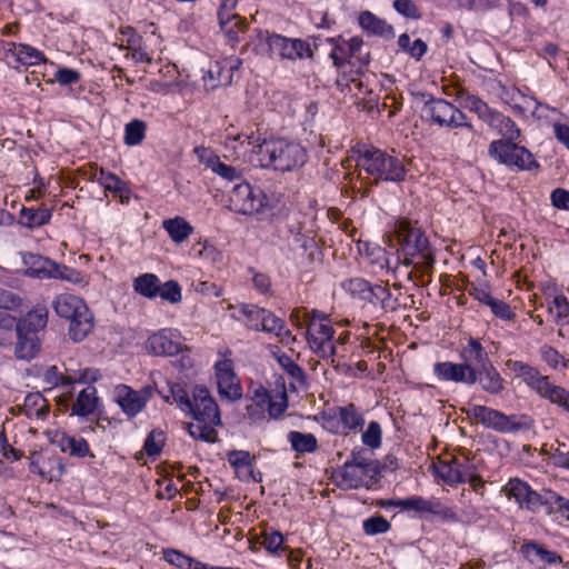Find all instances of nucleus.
Wrapping results in <instances>:
<instances>
[{"instance_id": "nucleus-1", "label": "nucleus", "mask_w": 569, "mask_h": 569, "mask_svg": "<svg viewBox=\"0 0 569 569\" xmlns=\"http://www.w3.org/2000/svg\"><path fill=\"white\" fill-rule=\"evenodd\" d=\"M387 236L386 243L397 248L398 258L406 267H412L422 272H429L436 257L425 231L408 218H398Z\"/></svg>"}, {"instance_id": "nucleus-2", "label": "nucleus", "mask_w": 569, "mask_h": 569, "mask_svg": "<svg viewBox=\"0 0 569 569\" xmlns=\"http://www.w3.org/2000/svg\"><path fill=\"white\" fill-rule=\"evenodd\" d=\"M257 153L261 168L280 172H292L308 161V152L298 142L284 139L263 140L258 144Z\"/></svg>"}, {"instance_id": "nucleus-3", "label": "nucleus", "mask_w": 569, "mask_h": 569, "mask_svg": "<svg viewBox=\"0 0 569 569\" xmlns=\"http://www.w3.org/2000/svg\"><path fill=\"white\" fill-rule=\"evenodd\" d=\"M58 317L69 321L68 335L73 342L84 340L94 328V316L84 300L70 293H61L52 300Z\"/></svg>"}, {"instance_id": "nucleus-4", "label": "nucleus", "mask_w": 569, "mask_h": 569, "mask_svg": "<svg viewBox=\"0 0 569 569\" xmlns=\"http://www.w3.org/2000/svg\"><path fill=\"white\" fill-rule=\"evenodd\" d=\"M358 166L369 176L373 177L372 184L380 182H403L407 178V168L403 159L390 154L385 150L371 147L366 149L358 159Z\"/></svg>"}, {"instance_id": "nucleus-5", "label": "nucleus", "mask_w": 569, "mask_h": 569, "mask_svg": "<svg viewBox=\"0 0 569 569\" xmlns=\"http://www.w3.org/2000/svg\"><path fill=\"white\" fill-rule=\"evenodd\" d=\"M462 411L485 428L500 433L528 431L533 427V420L528 415L507 416L502 411L482 405H471Z\"/></svg>"}, {"instance_id": "nucleus-6", "label": "nucleus", "mask_w": 569, "mask_h": 569, "mask_svg": "<svg viewBox=\"0 0 569 569\" xmlns=\"http://www.w3.org/2000/svg\"><path fill=\"white\" fill-rule=\"evenodd\" d=\"M488 156L513 172H538L541 169L535 154L517 141L493 140L489 143Z\"/></svg>"}, {"instance_id": "nucleus-7", "label": "nucleus", "mask_w": 569, "mask_h": 569, "mask_svg": "<svg viewBox=\"0 0 569 569\" xmlns=\"http://www.w3.org/2000/svg\"><path fill=\"white\" fill-rule=\"evenodd\" d=\"M416 97L423 103L422 117L432 123L449 129L466 128L472 136L476 133L472 123L467 121V116L451 102L426 92H418Z\"/></svg>"}, {"instance_id": "nucleus-8", "label": "nucleus", "mask_w": 569, "mask_h": 569, "mask_svg": "<svg viewBox=\"0 0 569 569\" xmlns=\"http://www.w3.org/2000/svg\"><path fill=\"white\" fill-rule=\"evenodd\" d=\"M228 208L236 213L250 216L263 212L271 208V204L261 188L242 179L232 187Z\"/></svg>"}, {"instance_id": "nucleus-9", "label": "nucleus", "mask_w": 569, "mask_h": 569, "mask_svg": "<svg viewBox=\"0 0 569 569\" xmlns=\"http://www.w3.org/2000/svg\"><path fill=\"white\" fill-rule=\"evenodd\" d=\"M259 38L266 36L271 54L278 56L280 59L296 60L303 58H312L313 51L310 44L301 39H291L278 33H269V31L259 30Z\"/></svg>"}, {"instance_id": "nucleus-10", "label": "nucleus", "mask_w": 569, "mask_h": 569, "mask_svg": "<svg viewBox=\"0 0 569 569\" xmlns=\"http://www.w3.org/2000/svg\"><path fill=\"white\" fill-rule=\"evenodd\" d=\"M192 410H187L196 421L220 425L221 417L216 400L204 386H196L192 391Z\"/></svg>"}, {"instance_id": "nucleus-11", "label": "nucleus", "mask_w": 569, "mask_h": 569, "mask_svg": "<svg viewBox=\"0 0 569 569\" xmlns=\"http://www.w3.org/2000/svg\"><path fill=\"white\" fill-rule=\"evenodd\" d=\"M400 505L401 510L415 511L419 518H426V515H433L442 520H457L453 510L437 498L426 499L421 496H411L405 498Z\"/></svg>"}, {"instance_id": "nucleus-12", "label": "nucleus", "mask_w": 569, "mask_h": 569, "mask_svg": "<svg viewBox=\"0 0 569 569\" xmlns=\"http://www.w3.org/2000/svg\"><path fill=\"white\" fill-rule=\"evenodd\" d=\"M144 348L152 356L172 357L182 350V343L177 330L160 329L148 337Z\"/></svg>"}, {"instance_id": "nucleus-13", "label": "nucleus", "mask_w": 569, "mask_h": 569, "mask_svg": "<svg viewBox=\"0 0 569 569\" xmlns=\"http://www.w3.org/2000/svg\"><path fill=\"white\" fill-rule=\"evenodd\" d=\"M218 392L221 398L229 401L239 400L242 397V388L233 371L231 360H220L214 365Z\"/></svg>"}, {"instance_id": "nucleus-14", "label": "nucleus", "mask_w": 569, "mask_h": 569, "mask_svg": "<svg viewBox=\"0 0 569 569\" xmlns=\"http://www.w3.org/2000/svg\"><path fill=\"white\" fill-rule=\"evenodd\" d=\"M511 369L517 377L521 378L531 390L543 399H547L550 390L556 386L549 381L548 376L541 375L536 367L529 363L516 360L511 363Z\"/></svg>"}, {"instance_id": "nucleus-15", "label": "nucleus", "mask_w": 569, "mask_h": 569, "mask_svg": "<svg viewBox=\"0 0 569 569\" xmlns=\"http://www.w3.org/2000/svg\"><path fill=\"white\" fill-rule=\"evenodd\" d=\"M151 393L150 387L136 391L131 387L123 385L118 391L117 403L127 417L132 419L144 409Z\"/></svg>"}, {"instance_id": "nucleus-16", "label": "nucleus", "mask_w": 569, "mask_h": 569, "mask_svg": "<svg viewBox=\"0 0 569 569\" xmlns=\"http://www.w3.org/2000/svg\"><path fill=\"white\" fill-rule=\"evenodd\" d=\"M362 301L370 305L380 316L395 312L399 308V300L392 296L389 287L379 283L370 284Z\"/></svg>"}, {"instance_id": "nucleus-17", "label": "nucleus", "mask_w": 569, "mask_h": 569, "mask_svg": "<svg viewBox=\"0 0 569 569\" xmlns=\"http://www.w3.org/2000/svg\"><path fill=\"white\" fill-rule=\"evenodd\" d=\"M241 60L239 58H228L222 61H214L210 64L207 73L203 76L206 83H209L211 89L217 87L230 86L233 79V73L239 69Z\"/></svg>"}, {"instance_id": "nucleus-18", "label": "nucleus", "mask_w": 569, "mask_h": 569, "mask_svg": "<svg viewBox=\"0 0 569 569\" xmlns=\"http://www.w3.org/2000/svg\"><path fill=\"white\" fill-rule=\"evenodd\" d=\"M4 56L14 59L16 64H10L13 69L19 67H33L46 62V56L42 51L27 43L7 42Z\"/></svg>"}, {"instance_id": "nucleus-19", "label": "nucleus", "mask_w": 569, "mask_h": 569, "mask_svg": "<svg viewBox=\"0 0 569 569\" xmlns=\"http://www.w3.org/2000/svg\"><path fill=\"white\" fill-rule=\"evenodd\" d=\"M433 375L439 381L456 382L469 386L473 379V367L467 363H456L451 361L436 362L433 365Z\"/></svg>"}, {"instance_id": "nucleus-20", "label": "nucleus", "mask_w": 569, "mask_h": 569, "mask_svg": "<svg viewBox=\"0 0 569 569\" xmlns=\"http://www.w3.org/2000/svg\"><path fill=\"white\" fill-rule=\"evenodd\" d=\"M473 376L469 386L478 382L481 390L488 395L497 396L505 390V380L492 362L480 368H473Z\"/></svg>"}, {"instance_id": "nucleus-21", "label": "nucleus", "mask_w": 569, "mask_h": 569, "mask_svg": "<svg viewBox=\"0 0 569 569\" xmlns=\"http://www.w3.org/2000/svg\"><path fill=\"white\" fill-rule=\"evenodd\" d=\"M23 263V276L33 279H51L54 261L33 252H20Z\"/></svg>"}, {"instance_id": "nucleus-22", "label": "nucleus", "mask_w": 569, "mask_h": 569, "mask_svg": "<svg viewBox=\"0 0 569 569\" xmlns=\"http://www.w3.org/2000/svg\"><path fill=\"white\" fill-rule=\"evenodd\" d=\"M469 459L465 461L458 458H451L448 461H441L437 467V475L449 486L465 483L469 476Z\"/></svg>"}, {"instance_id": "nucleus-23", "label": "nucleus", "mask_w": 569, "mask_h": 569, "mask_svg": "<svg viewBox=\"0 0 569 569\" xmlns=\"http://www.w3.org/2000/svg\"><path fill=\"white\" fill-rule=\"evenodd\" d=\"M53 442L60 448L62 452L68 453L71 457L94 458V455L90 451L88 441L82 437H74L69 436L67 433H60L56 436Z\"/></svg>"}, {"instance_id": "nucleus-24", "label": "nucleus", "mask_w": 569, "mask_h": 569, "mask_svg": "<svg viewBox=\"0 0 569 569\" xmlns=\"http://www.w3.org/2000/svg\"><path fill=\"white\" fill-rule=\"evenodd\" d=\"M459 358L462 363L473 368H480L491 362L488 352L476 338H469L466 346L459 350Z\"/></svg>"}, {"instance_id": "nucleus-25", "label": "nucleus", "mask_w": 569, "mask_h": 569, "mask_svg": "<svg viewBox=\"0 0 569 569\" xmlns=\"http://www.w3.org/2000/svg\"><path fill=\"white\" fill-rule=\"evenodd\" d=\"M48 323V309L44 306H37L30 310L23 318L18 320L17 331L36 333L44 330Z\"/></svg>"}, {"instance_id": "nucleus-26", "label": "nucleus", "mask_w": 569, "mask_h": 569, "mask_svg": "<svg viewBox=\"0 0 569 569\" xmlns=\"http://www.w3.org/2000/svg\"><path fill=\"white\" fill-rule=\"evenodd\" d=\"M206 168L210 169L217 176L229 182H239L242 180V170L222 162L219 156L209 152L208 156L200 157Z\"/></svg>"}, {"instance_id": "nucleus-27", "label": "nucleus", "mask_w": 569, "mask_h": 569, "mask_svg": "<svg viewBox=\"0 0 569 569\" xmlns=\"http://www.w3.org/2000/svg\"><path fill=\"white\" fill-rule=\"evenodd\" d=\"M487 124L502 137L501 141H517L521 136V130L517 123L510 117L497 110Z\"/></svg>"}, {"instance_id": "nucleus-28", "label": "nucleus", "mask_w": 569, "mask_h": 569, "mask_svg": "<svg viewBox=\"0 0 569 569\" xmlns=\"http://www.w3.org/2000/svg\"><path fill=\"white\" fill-rule=\"evenodd\" d=\"M521 552L531 563L536 565H556L562 561L560 555L556 551L548 550L535 541L523 543Z\"/></svg>"}, {"instance_id": "nucleus-29", "label": "nucleus", "mask_w": 569, "mask_h": 569, "mask_svg": "<svg viewBox=\"0 0 569 569\" xmlns=\"http://www.w3.org/2000/svg\"><path fill=\"white\" fill-rule=\"evenodd\" d=\"M358 20L360 27L371 34L388 39L395 37L393 27L370 11H362L359 14Z\"/></svg>"}, {"instance_id": "nucleus-30", "label": "nucleus", "mask_w": 569, "mask_h": 569, "mask_svg": "<svg viewBox=\"0 0 569 569\" xmlns=\"http://www.w3.org/2000/svg\"><path fill=\"white\" fill-rule=\"evenodd\" d=\"M557 498H559V495L552 490H543L542 492H537L531 488L520 507L526 508L532 512H536L541 507H545L548 512H551L553 506H557Z\"/></svg>"}, {"instance_id": "nucleus-31", "label": "nucleus", "mask_w": 569, "mask_h": 569, "mask_svg": "<svg viewBox=\"0 0 569 569\" xmlns=\"http://www.w3.org/2000/svg\"><path fill=\"white\" fill-rule=\"evenodd\" d=\"M98 403L99 398L97 396L96 387L88 386L79 392L76 402L71 408L72 415L87 417L96 411Z\"/></svg>"}, {"instance_id": "nucleus-32", "label": "nucleus", "mask_w": 569, "mask_h": 569, "mask_svg": "<svg viewBox=\"0 0 569 569\" xmlns=\"http://www.w3.org/2000/svg\"><path fill=\"white\" fill-rule=\"evenodd\" d=\"M18 341L14 355L18 359L30 361L40 350V339L36 333L17 331Z\"/></svg>"}, {"instance_id": "nucleus-33", "label": "nucleus", "mask_w": 569, "mask_h": 569, "mask_svg": "<svg viewBox=\"0 0 569 569\" xmlns=\"http://www.w3.org/2000/svg\"><path fill=\"white\" fill-rule=\"evenodd\" d=\"M363 475L359 467L345 462L337 476V486L342 490L358 489L363 486Z\"/></svg>"}, {"instance_id": "nucleus-34", "label": "nucleus", "mask_w": 569, "mask_h": 569, "mask_svg": "<svg viewBox=\"0 0 569 569\" xmlns=\"http://www.w3.org/2000/svg\"><path fill=\"white\" fill-rule=\"evenodd\" d=\"M338 418L347 432L361 431L365 426V418L355 403H349L337 409Z\"/></svg>"}, {"instance_id": "nucleus-35", "label": "nucleus", "mask_w": 569, "mask_h": 569, "mask_svg": "<svg viewBox=\"0 0 569 569\" xmlns=\"http://www.w3.org/2000/svg\"><path fill=\"white\" fill-rule=\"evenodd\" d=\"M94 178L104 188L106 191L121 197L122 202L124 201V196L127 199L129 198L128 194L130 190L128 184L114 173L100 169L99 172L96 173Z\"/></svg>"}, {"instance_id": "nucleus-36", "label": "nucleus", "mask_w": 569, "mask_h": 569, "mask_svg": "<svg viewBox=\"0 0 569 569\" xmlns=\"http://www.w3.org/2000/svg\"><path fill=\"white\" fill-rule=\"evenodd\" d=\"M51 217V210L47 208L23 207L20 211V223L29 229H34L49 223Z\"/></svg>"}, {"instance_id": "nucleus-37", "label": "nucleus", "mask_w": 569, "mask_h": 569, "mask_svg": "<svg viewBox=\"0 0 569 569\" xmlns=\"http://www.w3.org/2000/svg\"><path fill=\"white\" fill-rule=\"evenodd\" d=\"M162 227L176 243L183 242L193 232V227L182 217L167 219Z\"/></svg>"}, {"instance_id": "nucleus-38", "label": "nucleus", "mask_w": 569, "mask_h": 569, "mask_svg": "<svg viewBox=\"0 0 569 569\" xmlns=\"http://www.w3.org/2000/svg\"><path fill=\"white\" fill-rule=\"evenodd\" d=\"M287 439L292 450L299 455L312 453L318 449V440L312 433L292 430L287 435Z\"/></svg>"}, {"instance_id": "nucleus-39", "label": "nucleus", "mask_w": 569, "mask_h": 569, "mask_svg": "<svg viewBox=\"0 0 569 569\" xmlns=\"http://www.w3.org/2000/svg\"><path fill=\"white\" fill-rule=\"evenodd\" d=\"M133 289L137 293L148 299L158 297L160 279L154 273H143L133 280Z\"/></svg>"}, {"instance_id": "nucleus-40", "label": "nucleus", "mask_w": 569, "mask_h": 569, "mask_svg": "<svg viewBox=\"0 0 569 569\" xmlns=\"http://www.w3.org/2000/svg\"><path fill=\"white\" fill-rule=\"evenodd\" d=\"M248 397L253 402V405H248L246 408L248 416L250 418L262 416L263 410L270 402L271 398L268 390L263 386L259 385L254 389H249Z\"/></svg>"}, {"instance_id": "nucleus-41", "label": "nucleus", "mask_w": 569, "mask_h": 569, "mask_svg": "<svg viewBox=\"0 0 569 569\" xmlns=\"http://www.w3.org/2000/svg\"><path fill=\"white\" fill-rule=\"evenodd\" d=\"M239 313L247 319L246 326L254 331H261L264 321L266 310L253 303H241L238 308Z\"/></svg>"}, {"instance_id": "nucleus-42", "label": "nucleus", "mask_w": 569, "mask_h": 569, "mask_svg": "<svg viewBox=\"0 0 569 569\" xmlns=\"http://www.w3.org/2000/svg\"><path fill=\"white\" fill-rule=\"evenodd\" d=\"M23 407L28 417L34 416L39 419H44L49 415V405L40 392L27 395Z\"/></svg>"}, {"instance_id": "nucleus-43", "label": "nucleus", "mask_w": 569, "mask_h": 569, "mask_svg": "<svg viewBox=\"0 0 569 569\" xmlns=\"http://www.w3.org/2000/svg\"><path fill=\"white\" fill-rule=\"evenodd\" d=\"M51 279L66 280L81 287L89 283L87 277L81 271L56 261L51 271Z\"/></svg>"}, {"instance_id": "nucleus-44", "label": "nucleus", "mask_w": 569, "mask_h": 569, "mask_svg": "<svg viewBox=\"0 0 569 569\" xmlns=\"http://www.w3.org/2000/svg\"><path fill=\"white\" fill-rule=\"evenodd\" d=\"M346 462H351L352 466L359 467L362 473H380L379 462L368 457V450L363 448L353 449L350 458Z\"/></svg>"}, {"instance_id": "nucleus-45", "label": "nucleus", "mask_w": 569, "mask_h": 569, "mask_svg": "<svg viewBox=\"0 0 569 569\" xmlns=\"http://www.w3.org/2000/svg\"><path fill=\"white\" fill-rule=\"evenodd\" d=\"M147 124L140 119H133L124 127V144L132 147L140 144L146 137Z\"/></svg>"}, {"instance_id": "nucleus-46", "label": "nucleus", "mask_w": 569, "mask_h": 569, "mask_svg": "<svg viewBox=\"0 0 569 569\" xmlns=\"http://www.w3.org/2000/svg\"><path fill=\"white\" fill-rule=\"evenodd\" d=\"M290 232L292 233L293 242L299 244V247L307 253L310 262H313L321 256V251L319 250L318 243L313 237L307 236L300 230H290Z\"/></svg>"}, {"instance_id": "nucleus-47", "label": "nucleus", "mask_w": 569, "mask_h": 569, "mask_svg": "<svg viewBox=\"0 0 569 569\" xmlns=\"http://www.w3.org/2000/svg\"><path fill=\"white\" fill-rule=\"evenodd\" d=\"M307 341L311 350L322 359H331V363L333 365L336 355V347L332 343V340H317L315 338L313 332H307Z\"/></svg>"}, {"instance_id": "nucleus-48", "label": "nucleus", "mask_w": 569, "mask_h": 569, "mask_svg": "<svg viewBox=\"0 0 569 569\" xmlns=\"http://www.w3.org/2000/svg\"><path fill=\"white\" fill-rule=\"evenodd\" d=\"M214 426L216 425L209 422H191L188 425V432L196 440L214 442L217 440V431L213 428Z\"/></svg>"}, {"instance_id": "nucleus-49", "label": "nucleus", "mask_w": 569, "mask_h": 569, "mask_svg": "<svg viewBox=\"0 0 569 569\" xmlns=\"http://www.w3.org/2000/svg\"><path fill=\"white\" fill-rule=\"evenodd\" d=\"M463 106L465 108L469 109L470 111L478 114V117L488 123L489 119L493 116L496 112L495 109L490 108L485 101H482L479 97L468 94L463 99Z\"/></svg>"}, {"instance_id": "nucleus-50", "label": "nucleus", "mask_w": 569, "mask_h": 569, "mask_svg": "<svg viewBox=\"0 0 569 569\" xmlns=\"http://www.w3.org/2000/svg\"><path fill=\"white\" fill-rule=\"evenodd\" d=\"M340 39H341V37L327 39V41L333 46L329 56L332 59L333 66L337 69L340 70V69H347V67H350V72H351L352 64H351V61L349 60L350 57H349L347 49L339 44Z\"/></svg>"}, {"instance_id": "nucleus-51", "label": "nucleus", "mask_w": 569, "mask_h": 569, "mask_svg": "<svg viewBox=\"0 0 569 569\" xmlns=\"http://www.w3.org/2000/svg\"><path fill=\"white\" fill-rule=\"evenodd\" d=\"M262 537V546L263 548L271 555H278L280 550H283L282 548L284 538L283 535L278 531L273 530L272 528H266L261 532Z\"/></svg>"}, {"instance_id": "nucleus-52", "label": "nucleus", "mask_w": 569, "mask_h": 569, "mask_svg": "<svg viewBox=\"0 0 569 569\" xmlns=\"http://www.w3.org/2000/svg\"><path fill=\"white\" fill-rule=\"evenodd\" d=\"M279 366L287 372V375L298 383L306 382V373L303 369L295 362L291 357L286 353L277 356Z\"/></svg>"}, {"instance_id": "nucleus-53", "label": "nucleus", "mask_w": 569, "mask_h": 569, "mask_svg": "<svg viewBox=\"0 0 569 569\" xmlns=\"http://www.w3.org/2000/svg\"><path fill=\"white\" fill-rule=\"evenodd\" d=\"M238 0H222L218 9L219 24H226V22L234 21V26L243 23V18L234 12Z\"/></svg>"}, {"instance_id": "nucleus-54", "label": "nucleus", "mask_w": 569, "mask_h": 569, "mask_svg": "<svg viewBox=\"0 0 569 569\" xmlns=\"http://www.w3.org/2000/svg\"><path fill=\"white\" fill-rule=\"evenodd\" d=\"M390 522L380 515L367 518L362 522V529L367 536H377L386 533L390 530Z\"/></svg>"}, {"instance_id": "nucleus-55", "label": "nucleus", "mask_w": 569, "mask_h": 569, "mask_svg": "<svg viewBox=\"0 0 569 569\" xmlns=\"http://www.w3.org/2000/svg\"><path fill=\"white\" fill-rule=\"evenodd\" d=\"M371 282L363 278H350L345 280L341 283L342 289L349 293L352 298L359 299L362 301L367 290L369 289Z\"/></svg>"}, {"instance_id": "nucleus-56", "label": "nucleus", "mask_w": 569, "mask_h": 569, "mask_svg": "<svg viewBox=\"0 0 569 569\" xmlns=\"http://www.w3.org/2000/svg\"><path fill=\"white\" fill-rule=\"evenodd\" d=\"M168 389L171 393L172 402L187 413V410H192L191 399L189 393L182 385L179 382H168Z\"/></svg>"}, {"instance_id": "nucleus-57", "label": "nucleus", "mask_w": 569, "mask_h": 569, "mask_svg": "<svg viewBox=\"0 0 569 569\" xmlns=\"http://www.w3.org/2000/svg\"><path fill=\"white\" fill-rule=\"evenodd\" d=\"M163 559L180 569H192L198 560L182 553L176 549H167L163 551Z\"/></svg>"}, {"instance_id": "nucleus-58", "label": "nucleus", "mask_w": 569, "mask_h": 569, "mask_svg": "<svg viewBox=\"0 0 569 569\" xmlns=\"http://www.w3.org/2000/svg\"><path fill=\"white\" fill-rule=\"evenodd\" d=\"M164 446V433L159 429H153L147 436L143 449L149 457L158 456Z\"/></svg>"}, {"instance_id": "nucleus-59", "label": "nucleus", "mask_w": 569, "mask_h": 569, "mask_svg": "<svg viewBox=\"0 0 569 569\" xmlns=\"http://www.w3.org/2000/svg\"><path fill=\"white\" fill-rule=\"evenodd\" d=\"M363 445L371 449H378L382 442V431L378 421H370L367 430L361 436Z\"/></svg>"}, {"instance_id": "nucleus-60", "label": "nucleus", "mask_w": 569, "mask_h": 569, "mask_svg": "<svg viewBox=\"0 0 569 569\" xmlns=\"http://www.w3.org/2000/svg\"><path fill=\"white\" fill-rule=\"evenodd\" d=\"M506 489L508 498H515L517 503L521 506L531 487L520 479H510Z\"/></svg>"}, {"instance_id": "nucleus-61", "label": "nucleus", "mask_w": 569, "mask_h": 569, "mask_svg": "<svg viewBox=\"0 0 569 569\" xmlns=\"http://www.w3.org/2000/svg\"><path fill=\"white\" fill-rule=\"evenodd\" d=\"M158 296L170 303H179L182 299L181 287L176 280L166 281L163 284L160 283Z\"/></svg>"}, {"instance_id": "nucleus-62", "label": "nucleus", "mask_w": 569, "mask_h": 569, "mask_svg": "<svg viewBox=\"0 0 569 569\" xmlns=\"http://www.w3.org/2000/svg\"><path fill=\"white\" fill-rule=\"evenodd\" d=\"M227 459L234 469L252 468L253 457L246 450H231L227 455Z\"/></svg>"}, {"instance_id": "nucleus-63", "label": "nucleus", "mask_w": 569, "mask_h": 569, "mask_svg": "<svg viewBox=\"0 0 569 569\" xmlns=\"http://www.w3.org/2000/svg\"><path fill=\"white\" fill-rule=\"evenodd\" d=\"M395 10L408 19L418 20L421 18V13L417 7V4L412 0H395L393 1Z\"/></svg>"}, {"instance_id": "nucleus-64", "label": "nucleus", "mask_w": 569, "mask_h": 569, "mask_svg": "<svg viewBox=\"0 0 569 569\" xmlns=\"http://www.w3.org/2000/svg\"><path fill=\"white\" fill-rule=\"evenodd\" d=\"M547 400L569 412V391L563 387L555 386L550 390Z\"/></svg>"}]
</instances>
